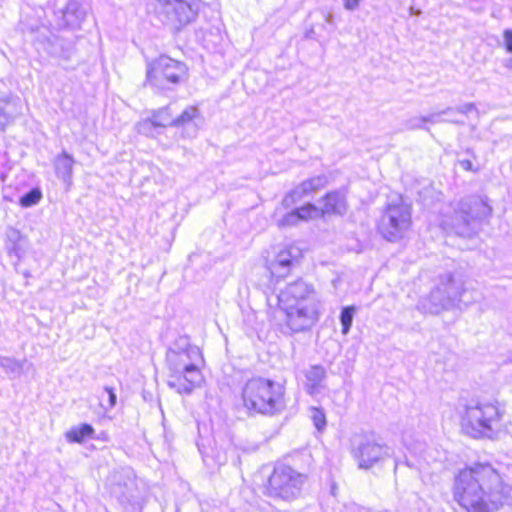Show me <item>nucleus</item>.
Segmentation results:
<instances>
[{
    "label": "nucleus",
    "instance_id": "nucleus-21",
    "mask_svg": "<svg viewBox=\"0 0 512 512\" xmlns=\"http://www.w3.org/2000/svg\"><path fill=\"white\" fill-rule=\"evenodd\" d=\"M48 52L58 58L63 65L73 60L75 54L74 42L65 38H54L49 42Z\"/></svg>",
    "mask_w": 512,
    "mask_h": 512
},
{
    "label": "nucleus",
    "instance_id": "nucleus-28",
    "mask_svg": "<svg viewBox=\"0 0 512 512\" xmlns=\"http://www.w3.org/2000/svg\"><path fill=\"white\" fill-rule=\"evenodd\" d=\"M41 199L42 191L40 188L35 187L30 189L28 192H26L19 198V204L24 208H28L39 203Z\"/></svg>",
    "mask_w": 512,
    "mask_h": 512
},
{
    "label": "nucleus",
    "instance_id": "nucleus-12",
    "mask_svg": "<svg viewBox=\"0 0 512 512\" xmlns=\"http://www.w3.org/2000/svg\"><path fill=\"white\" fill-rule=\"evenodd\" d=\"M285 312L286 324L292 333H299L310 329L320 316V302L310 304L279 303Z\"/></svg>",
    "mask_w": 512,
    "mask_h": 512
},
{
    "label": "nucleus",
    "instance_id": "nucleus-22",
    "mask_svg": "<svg viewBox=\"0 0 512 512\" xmlns=\"http://www.w3.org/2000/svg\"><path fill=\"white\" fill-rule=\"evenodd\" d=\"M6 249L9 256H15L20 261L26 252L27 239L15 228H9L6 232Z\"/></svg>",
    "mask_w": 512,
    "mask_h": 512
},
{
    "label": "nucleus",
    "instance_id": "nucleus-20",
    "mask_svg": "<svg viewBox=\"0 0 512 512\" xmlns=\"http://www.w3.org/2000/svg\"><path fill=\"white\" fill-rule=\"evenodd\" d=\"M74 164V157L66 151H62V153L58 154L53 160L56 176L61 179L67 187H70L72 184Z\"/></svg>",
    "mask_w": 512,
    "mask_h": 512
},
{
    "label": "nucleus",
    "instance_id": "nucleus-38",
    "mask_svg": "<svg viewBox=\"0 0 512 512\" xmlns=\"http://www.w3.org/2000/svg\"><path fill=\"white\" fill-rule=\"evenodd\" d=\"M361 0H343V5L346 10L354 11L359 7Z\"/></svg>",
    "mask_w": 512,
    "mask_h": 512
},
{
    "label": "nucleus",
    "instance_id": "nucleus-6",
    "mask_svg": "<svg viewBox=\"0 0 512 512\" xmlns=\"http://www.w3.org/2000/svg\"><path fill=\"white\" fill-rule=\"evenodd\" d=\"M307 475L290 465L277 463L268 478L266 494L274 499L291 502L301 496Z\"/></svg>",
    "mask_w": 512,
    "mask_h": 512
},
{
    "label": "nucleus",
    "instance_id": "nucleus-31",
    "mask_svg": "<svg viewBox=\"0 0 512 512\" xmlns=\"http://www.w3.org/2000/svg\"><path fill=\"white\" fill-rule=\"evenodd\" d=\"M310 418L315 426V428L322 432L326 427V415L324 411L317 407H312L310 409Z\"/></svg>",
    "mask_w": 512,
    "mask_h": 512
},
{
    "label": "nucleus",
    "instance_id": "nucleus-34",
    "mask_svg": "<svg viewBox=\"0 0 512 512\" xmlns=\"http://www.w3.org/2000/svg\"><path fill=\"white\" fill-rule=\"evenodd\" d=\"M300 222L299 216L296 212V209H293L292 211L288 212L286 215H284L278 222V225L280 227H288V226H294Z\"/></svg>",
    "mask_w": 512,
    "mask_h": 512
},
{
    "label": "nucleus",
    "instance_id": "nucleus-30",
    "mask_svg": "<svg viewBox=\"0 0 512 512\" xmlns=\"http://www.w3.org/2000/svg\"><path fill=\"white\" fill-rule=\"evenodd\" d=\"M295 209L300 221H306L313 217L320 216V208H318L316 205L312 203H308L306 205H303L302 207Z\"/></svg>",
    "mask_w": 512,
    "mask_h": 512
},
{
    "label": "nucleus",
    "instance_id": "nucleus-32",
    "mask_svg": "<svg viewBox=\"0 0 512 512\" xmlns=\"http://www.w3.org/2000/svg\"><path fill=\"white\" fill-rule=\"evenodd\" d=\"M201 453L203 454V461L211 469L224 465L227 461V457L224 452H217L215 455L212 456L205 454L203 452Z\"/></svg>",
    "mask_w": 512,
    "mask_h": 512
},
{
    "label": "nucleus",
    "instance_id": "nucleus-17",
    "mask_svg": "<svg viewBox=\"0 0 512 512\" xmlns=\"http://www.w3.org/2000/svg\"><path fill=\"white\" fill-rule=\"evenodd\" d=\"M3 83L0 81V131L21 114V100L8 91L2 89Z\"/></svg>",
    "mask_w": 512,
    "mask_h": 512
},
{
    "label": "nucleus",
    "instance_id": "nucleus-7",
    "mask_svg": "<svg viewBox=\"0 0 512 512\" xmlns=\"http://www.w3.org/2000/svg\"><path fill=\"white\" fill-rule=\"evenodd\" d=\"M500 421L498 407L489 402L471 400L466 405L462 425L473 437L491 438Z\"/></svg>",
    "mask_w": 512,
    "mask_h": 512
},
{
    "label": "nucleus",
    "instance_id": "nucleus-33",
    "mask_svg": "<svg viewBox=\"0 0 512 512\" xmlns=\"http://www.w3.org/2000/svg\"><path fill=\"white\" fill-rule=\"evenodd\" d=\"M404 127L407 130L423 129V130L429 131V128L425 126L423 116H419V117L415 116V117H411V118L407 119L404 123Z\"/></svg>",
    "mask_w": 512,
    "mask_h": 512
},
{
    "label": "nucleus",
    "instance_id": "nucleus-39",
    "mask_svg": "<svg viewBox=\"0 0 512 512\" xmlns=\"http://www.w3.org/2000/svg\"><path fill=\"white\" fill-rule=\"evenodd\" d=\"M459 166L466 171L476 172L477 170L473 168V164L469 159H462L458 161Z\"/></svg>",
    "mask_w": 512,
    "mask_h": 512
},
{
    "label": "nucleus",
    "instance_id": "nucleus-11",
    "mask_svg": "<svg viewBox=\"0 0 512 512\" xmlns=\"http://www.w3.org/2000/svg\"><path fill=\"white\" fill-rule=\"evenodd\" d=\"M351 454L359 469L368 470L390 458L392 450L373 435H363L353 442Z\"/></svg>",
    "mask_w": 512,
    "mask_h": 512
},
{
    "label": "nucleus",
    "instance_id": "nucleus-42",
    "mask_svg": "<svg viewBox=\"0 0 512 512\" xmlns=\"http://www.w3.org/2000/svg\"><path fill=\"white\" fill-rule=\"evenodd\" d=\"M325 20H326L328 23H330V22H331V20H332V15H331V14L326 15V16H325Z\"/></svg>",
    "mask_w": 512,
    "mask_h": 512
},
{
    "label": "nucleus",
    "instance_id": "nucleus-24",
    "mask_svg": "<svg viewBox=\"0 0 512 512\" xmlns=\"http://www.w3.org/2000/svg\"><path fill=\"white\" fill-rule=\"evenodd\" d=\"M307 391L312 394L326 378V370L322 365H312L304 373Z\"/></svg>",
    "mask_w": 512,
    "mask_h": 512
},
{
    "label": "nucleus",
    "instance_id": "nucleus-36",
    "mask_svg": "<svg viewBox=\"0 0 512 512\" xmlns=\"http://www.w3.org/2000/svg\"><path fill=\"white\" fill-rule=\"evenodd\" d=\"M475 111L476 113H478V109L476 107V105L472 102H469V103H465L463 105H460L456 108H453V113L454 112H458V113H461V114H464V115H467L469 114L470 112H473Z\"/></svg>",
    "mask_w": 512,
    "mask_h": 512
},
{
    "label": "nucleus",
    "instance_id": "nucleus-40",
    "mask_svg": "<svg viewBox=\"0 0 512 512\" xmlns=\"http://www.w3.org/2000/svg\"><path fill=\"white\" fill-rule=\"evenodd\" d=\"M120 476H121V475H120V473H114V474L112 475V477H111V480H110V481H111V485H115V486H116V487H113V488H112V493H114V494H117V493H118V492H117V490H116V489H117V487L120 489V483H118V482H117V481H118V478H119Z\"/></svg>",
    "mask_w": 512,
    "mask_h": 512
},
{
    "label": "nucleus",
    "instance_id": "nucleus-29",
    "mask_svg": "<svg viewBox=\"0 0 512 512\" xmlns=\"http://www.w3.org/2000/svg\"><path fill=\"white\" fill-rule=\"evenodd\" d=\"M451 113H453V108L452 107H447L446 109L441 110L439 112H433V113H430L427 116H423L424 122H425V124L426 123L437 124V123H441V122H449V123H453V124H457V125H463L464 124L463 121L456 120V119H450V120H443V119H441L442 115L451 114Z\"/></svg>",
    "mask_w": 512,
    "mask_h": 512
},
{
    "label": "nucleus",
    "instance_id": "nucleus-15",
    "mask_svg": "<svg viewBox=\"0 0 512 512\" xmlns=\"http://www.w3.org/2000/svg\"><path fill=\"white\" fill-rule=\"evenodd\" d=\"M327 185L328 177L325 174L309 178L301 182L292 191H290L282 200V205L285 208H290L296 202L302 200L304 197H307L312 193L323 189Z\"/></svg>",
    "mask_w": 512,
    "mask_h": 512
},
{
    "label": "nucleus",
    "instance_id": "nucleus-5",
    "mask_svg": "<svg viewBox=\"0 0 512 512\" xmlns=\"http://www.w3.org/2000/svg\"><path fill=\"white\" fill-rule=\"evenodd\" d=\"M191 353L196 354L197 351L169 348L166 353V362L170 371L167 384L179 394H191L202 381V374L197 365L192 362Z\"/></svg>",
    "mask_w": 512,
    "mask_h": 512
},
{
    "label": "nucleus",
    "instance_id": "nucleus-26",
    "mask_svg": "<svg viewBox=\"0 0 512 512\" xmlns=\"http://www.w3.org/2000/svg\"><path fill=\"white\" fill-rule=\"evenodd\" d=\"M94 434V428L84 423L80 426L72 427L66 432V438L71 443H82L85 439L91 437Z\"/></svg>",
    "mask_w": 512,
    "mask_h": 512
},
{
    "label": "nucleus",
    "instance_id": "nucleus-27",
    "mask_svg": "<svg viewBox=\"0 0 512 512\" xmlns=\"http://www.w3.org/2000/svg\"><path fill=\"white\" fill-rule=\"evenodd\" d=\"M355 312V306H345L342 308L340 313V323L342 326L341 332L343 335H347L350 332Z\"/></svg>",
    "mask_w": 512,
    "mask_h": 512
},
{
    "label": "nucleus",
    "instance_id": "nucleus-23",
    "mask_svg": "<svg viewBox=\"0 0 512 512\" xmlns=\"http://www.w3.org/2000/svg\"><path fill=\"white\" fill-rule=\"evenodd\" d=\"M200 115L198 108L189 106L183 110V112L172 121V127H182L184 129L192 128L193 133L196 132V125L194 120Z\"/></svg>",
    "mask_w": 512,
    "mask_h": 512
},
{
    "label": "nucleus",
    "instance_id": "nucleus-13",
    "mask_svg": "<svg viewBox=\"0 0 512 512\" xmlns=\"http://www.w3.org/2000/svg\"><path fill=\"white\" fill-rule=\"evenodd\" d=\"M301 258L302 250L295 245H289L267 262V269L271 277L279 281L285 278L295 265L299 264Z\"/></svg>",
    "mask_w": 512,
    "mask_h": 512
},
{
    "label": "nucleus",
    "instance_id": "nucleus-3",
    "mask_svg": "<svg viewBox=\"0 0 512 512\" xmlns=\"http://www.w3.org/2000/svg\"><path fill=\"white\" fill-rule=\"evenodd\" d=\"M242 400L249 413L272 416L285 408L283 386L261 377L246 382L242 390Z\"/></svg>",
    "mask_w": 512,
    "mask_h": 512
},
{
    "label": "nucleus",
    "instance_id": "nucleus-25",
    "mask_svg": "<svg viewBox=\"0 0 512 512\" xmlns=\"http://www.w3.org/2000/svg\"><path fill=\"white\" fill-rule=\"evenodd\" d=\"M24 361L17 360L13 357L0 355V367L4 370L9 378H19L23 371Z\"/></svg>",
    "mask_w": 512,
    "mask_h": 512
},
{
    "label": "nucleus",
    "instance_id": "nucleus-14",
    "mask_svg": "<svg viewBox=\"0 0 512 512\" xmlns=\"http://www.w3.org/2000/svg\"><path fill=\"white\" fill-rule=\"evenodd\" d=\"M278 301L297 305L319 302L314 287L302 279L289 283L278 295Z\"/></svg>",
    "mask_w": 512,
    "mask_h": 512
},
{
    "label": "nucleus",
    "instance_id": "nucleus-10",
    "mask_svg": "<svg viewBox=\"0 0 512 512\" xmlns=\"http://www.w3.org/2000/svg\"><path fill=\"white\" fill-rule=\"evenodd\" d=\"M200 0H157V10L163 23L175 31L193 22L199 12Z\"/></svg>",
    "mask_w": 512,
    "mask_h": 512
},
{
    "label": "nucleus",
    "instance_id": "nucleus-1",
    "mask_svg": "<svg viewBox=\"0 0 512 512\" xmlns=\"http://www.w3.org/2000/svg\"><path fill=\"white\" fill-rule=\"evenodd\" d=\"M510 490L491 464L476 463L456 475L453 496L467 512H495L508 502Z\"/></svg>",
    "mask_w": 512,
    "mask_h": 512
},
{
    "label": "nucleus",
    "instance_id": "nucleus-4",
    "mask_svg": "<svg viewBox=\"0 0 512 512\" xmlns=\"http://www.w3.org/2000/svg\"><path fill=\"white\" fill-rule=\"evenodd\" d=\"M475 301L473 293L464 287L461 279L446 273L439 276L437 285L421 302L425 312L438 314L443 310L467 307Z\"/></svg>",
    "mask_w": 512,
    "mask_h": 512
},
{
    "label": "nucleus",
    "instance_id": "nucleus-18",
    "mask_svg": "<svg viewBox=\"0 0 512 512\" xmlns=\"http://www.w3.org/2000/svg\"><path fill=\"white\" fill-rule=\"evenodd\" d=\"M323 206L320 208V216L339 215L343 216L348 210L346 193L343 190H333L326 193L322 198Z\"/></svg>",
    "mask_w": 512,
    "mask_h": 512
},
{
    "label": "nucleus",
    "instance_id": "nucleus-16",
    "mask_svg": "<svg viewBox=\"0 0 512 512\" xmlns=\"http://www.w3.org/2000/svg\"><path fill=\"white\" fill-rule=\"evenodd\" d=\"M88 16V7L80 0H68L64 9L59 11L57 25L60 28L79 29Z\"/></svg>",
    "mask_w": 512,
    "mask_h": 512
},
{
    "label": "nucleus",
    "instance_id": "nucleus-8",
    "mask_svg": "<svg viewBox=\"0 0 512 512\" xmlns=\"http://www.w3.org/2000/svg\"><path fill=\"white\" fill-rule=\"evenodd\" d=\"M187 66L168 56H160L147 66L146 81L153 88L168 90L187 79Z\"/></svg>",
    "mask_w": 512,
    "mask_h": 512
},
{
    "label": "nucleus",
    "instance_id": "nucleus-2",
    "mask_svg": "<svg viewBox=\"0 0 512 512\" xmlns=\"http://www.w3.org/2000/svg\"><path fill=\"white\" fill-rule=\"evenodd\" d=\"M487 197L471 195L461 199L453 215L443 220V225L456 235L471 238L478 234L492 214Z\"/></svg>",
    "mask_w": 512,
    "mask_h": 512
},
{
    "label": "nucleus",
    "instance_id": "nucleus-41",
    "mask_svg": "<svg viewBox=\"0 0 512 512\" xmlns=\"http://www.w3.org/2000/svg\"><path fill=\"white\" fill-rule=\"evenodd\" d=\"M410 10H411V14H413V15L419 16L421 14V10H419V9L415 10L413 7H411Z\"/></svg>",
    "mask_w": 512,
    "mask_h": 512
},
{
    "label": "nucleus",
    "instance_id": "nucleus-9",
    "mask_svg": "<svg viewBox=\"0 0 512 512\" xmlns=\"http://www.w3.org/2000/svg\"><path fill=\"white\" fill-rule=\"evenodd\" d=\"M412 224L411 205L399 198L387 205L378 224L379 233L390 242L402 239Z\"/></svg>",
    "mask_w": 512,
    "mask_h": 512
},
{
    "label": "nucleus",
    "instance_id": "nucleus-19",
    "mask_svg": "<svg viewBox=\"0 0 512 512\" xmlns=\"http://www.w3.org/2000/svg\"><path fill=\"white\" fill-rule=\"evenodd\" d=\"M174 118L172 117V113L169 106H165L158 110L152 112L150 118L144 120L139 123V132L149 135L152 133L153 128L157 127H172V121Z\"/></svg>",
    "mask_w": 512,
    "mask_h": 512
},
{
    "label": "nucleus",
    "instance_id": "nucleus-35",
    "mask_svg": "<svg viewBox=\"0 0 512 512\" xmlns=\"http://www.w3.org/2000/svg\"><path fill=\"white\" fill-rule=\"evenodd\" d=\"M503 42L506 51L512 54V30L505 29L503 32ZM506 67L512 70V57L506 62Z\"/></svg>",
    "mask_w": 512,
    "mask_h": 512
},
{
    "label": "nucleus",
    "instance_id": "nucleus-37",
    "mask_svg": "<svg viewBox=\"0 0 512 512\" xmlns=\"http://www.w3.org/2000/svg\"><path fill=\"white\" fill-rule=\"evenodd\" d=\"M104 391L107 394L108 408H113L117 403V396L113 388L106 386Z\"/></svg>",
    "mask_w": 512,
    "mask_h": 512
}]
</instances>
